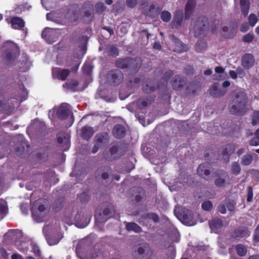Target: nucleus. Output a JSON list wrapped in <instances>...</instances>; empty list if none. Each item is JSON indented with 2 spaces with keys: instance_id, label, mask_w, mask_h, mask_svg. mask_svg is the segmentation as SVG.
I'll return each instance as SVG.
<instances>
[{
  "instance_id": "nucleus-1",
  "label": "nucleus",
  "mask_w": 259,
  "mask_h": 259,
  "mask_svg": "<svg viewBox=\"0 0 259 259\" xmlns=\"http://www.w3.org/2000/svg\"><path fill=\"white\" fill-rule=\"evenodd\" d=\"M247 97L243 92L235 93L229 105V112L235 115H243L247 111Z\"/></svg>"
},
{
  "instance_id": "nucleus-2",
  "label": "nucleus",
  "mask_w": 259,
  "mask_h": 259,
  "mask_svg": "<svg viewBox=\"0 0 259 259\" xmlns=\"http://www.w3.org/2000/svg\"><path fill=\"white\" fill-rule=\"evenodd\" d=\"M132 255L134 259H151L153 251L148 243H142L133 247Z\"/></svg>"
},
{
  "instance_id": "nucleus-3",
  "label": "nucleus",
  "mask_w": 259,
  "mask_h": 259,
  "mask_svg": "<svg viewBox=\"0 0 259 259\" xmlns=\"http://www.w3.org/2000/svg\"><path fill=\"white\" fill-rule=\"evenodd\" d=\"M40 200H37L32 209V217L37 223L45 221L48 215L49 209L47 206L40 204Z\"/></svg>"
},
{
  "instance_id": "nucleus-4",
  "label": "nucleus",
  "mask_w": 259,
  "mask_h": 259,
  "mask_svg": "<svg viewBox=\"0 0 259 259\" xmlns=\"http://www.w3.org/2000/svg\"><path fill=\"white\" fill-rule=\"evenodd\" d=\"M4 48V62L7 64H9L16 58L19 51L18 47L15 43L8 41L5 44Z\"/></svg>"
},
{
  "instance_id": "nucleus-5",
  "label": "nucleus",
  "mask_w": 259,
  "mask_h": 259,
  "mask_svg": "<svg viewBox=\"0 0 259 259\" xmlns=\"http://www.w3.org/2000/svg\"><path fill=\"white\" fill-rule=\"evenodd\" d=\"M214 183L217 187H224L230 184V177L225 170L223 169H217L214 173Z\"/></svg>"
},
{
  "instance_id": "nucleus-6",
  "label": "nucleus",
  "mask_w": 259,
  "mask_h": 259,
  "mask_svg": "<svg viewBox=\"0 0 259 259\" xmlns=\"http://www.w3.org/2000/svg\"><path fill=\"white\" fill-rule=\"evenodd\" d=\"M109 136L105 132L97 134L94 138V145L92 153H96L99 149L104 148L109 143Z\"/></svg>"
},
{
  "instance_id": "nucleus-7",
  "label": "nucleus",
  "mask_w": 259,
  "mask_h": 259,
  "mask_svg": "<svg viewBox=\"0 0 259 259\" xmlns=\"http://www.w3.org/2000/svg\"><path fill=\"white\" fill-rule=\"evenodd\" d=\"M176 215L182 223L187 226H192L196 224L197 221L193 218L191 211L189 209H182L179 214Z\"/></svg>"
},
{
  "instance_id": "nucleus-8",
  "label": "nucleus",
  "mask_w": 259,
  "mask_h": 259,
  "mask_svg": "<svg viewBox=\"0 0 259 259\" xmlns=\"http://www.w3.org/2000/svg\"><path fill=\"white\" fill-rule=\"evenodd\" d=\"M122 155L118 146L116 144L112 145L109 150L104 153V158L108 161H113L119 158Z\"/></svg>"
},
{
  "instance_id": "nucleus-9",
  "label": "nucleus",
  "mask_w": 259,
  "mask_h": 259,
  "mask_svg": "<svg viewBox=\"0 0 259 259\" xmlns=\"http://www.w3.org/2000/svg\"><path fill=\"white\" fill-rule=\"evenodd\" d=\"M49 225H45L43 228L42 232L44 234L46 239L50 245H54L58 244L60 240L62 238L63 236L60 233H58L54 236H51L50 234L48 235V231L49 228Z\"/></svg>"
},
{
  "instance_id": "nucleus-10",
  "label": "nucleus",
  "mask_w": 259,
  "mask_h": 259,
  "mask_svg": "<svg viewBox=\"0 0 259 259\" xmlns=\"http://www.w3.org/2000/svg\"><path fill=\"white\" fill-rule=\"evenodd\" d=\"M113 211V206L112 205H108L104 209L103 213L96 212L95 217L99 222H105L112 216Z\"/></svg>"
},
{
  "instance_id": "nucleus-11",
  "label": "nucleus",
  "mask_w": 259,
  "mask_h": 259,
  "mask_svg": "<svg viewBox=\"0 0 259 259\" xmlns=\"http://www.w3.org/2000/svg\"><path fill=\"white\" fill-rule=\"evenodd\" d=\"M107 77L109 81L115 85L119 84L123 79L122 72L118 69L110 71L107 74Z\"/></svg>"
},
{
  "instance_id": "nucleus-12",
  "label": "nucleus",
  "mask_w": 259,
  "mask_h": 259,
  "mask_svg": "<svg viewBox=\"0 0 259 259\" xmlns=\"http://www.w3.org/2000/svg\"><path fill=\"white\" fill-rule=\"evenodd\" d=\"M141 65L142 61L140 58H128L126 71L131 74L136 73L139 71Z\"/></svg>"
},
{
  "instance_id": "nucleus-13",
  "label": "nucleus",
  "mask_w": 259,
  "mask_h": 259,
  "mask_svg": "<svg viewBox=\"0 0 259 259\" xmlns=\"http://www.w3.org/2000/svg\"><path fill=\"white\" fill-rule=\"evenodd\" d=\"M211 166L208 163H203L200 164L197 169L198 175L205 179L209 180V175L210 174Z\"/></svg>"
},
{
  "instance_id": "nucleus-14",
  "label": "nucleus",
  "mask_w": 259,
  "mask_h": 259,
  "mask_svg": "<svg viewBox=\"0 0 259 259\" xmlns=\"http://www.w3.org/2000/svg\"><path fill=\"white\" fill-rule=\"evenodd\" d=\"M71 111L69 104L63 103H62L57 111L56 114L58 118L61 119H65L69 117L71 114Z\"/></svg>"
},
{
  "instance_id": "nucleus-15",
  "label": "nucleus",
  "mask_w": 259,
  "mask_h": 259,
  "mask_svg": "<svg viewBox=\"0 0 259 259\" xmlns=\"http://www.w3.org/2000/svg\"><path fill=\"white\" fill-rule=\"evenodd\" d=\"M111 168L108 166H102L99 167L95 172V177L97 179L107 180L111 174Z\"/></svg>"
},
{
  "instance_id": "nucleus-16",
  "label": "nucleus",
  "mask_w": 259,
  "mask_h": 259,
  "mask_svg": "<svg viewBox=\"0 0 259 259\" xmlns=\"http://www.w3.org/2000/svg\"><path fill=\"white\" fill-rule=\"evenodd\" d=\"M187 82L186 77L177 75L172 79V87L174 90H179L186 84Z\"/></svg>"
},
{
  "instance_id": "nucleus-17",
  "label": "nucleus",
  "mask_w": 259,
  "mask_h": 259,
  "mask_svg": "<svg viewBox=\"0 0 259 259\" xmlns=\"http://www.w3.org/2000/svg\"><path fill=\"white\" fill-rule=\"evenodd\" d=\"M254 63L255 59L251 54H245L241 58V65L246 69L252 67Z\"/></svg>"
},
{
  "instance_id": "nucleus-18",
  "label": "nucleus",
  "mask_w": 259,
  "mask_h": 259,
  "mask_svg": "<svg viewBox=\"0 0 259 259\" xmlns=\"http://www.w3.org/2000/svg\"><path fill=\"white\" fill-rule=\"evenodd\" d=\"M160 10V8L156 7L155 5L150 4L145 8L144 11L147 16L151 18H155L158 15Z\"/></svg>"
},
{
  "instance_id": "nucleus-19",
  "label": "nucleus",
  "mask_w": 259,
  "mask_h": 259,
  "mask_svg": "<svg viewBox=\"0 0 259 259\" xmlns=\"http://www.w3.org/2000/svg\"><path fill=\"white\" fill-rule=\"evenodd\" d=\"M81 11L85 17L91 20L94 13V6L90 2H85L82 6Z\"/></svg>"
},
{
  "instance_id": "nucleus-20",
  "label": "nucleus",
  "mask_w": 259,
  "mask_h": 259,
  "mask_svg": "<svg viewBox=\"0 0 259 259\" xmlns=\"http://www.w3.org/2000/svg\"><path fill=\"white\" fill-rule=\"evenodd\" d=\"M29 146L27 142L22 138L19 145H18L15 150L16 154L18 156H22L26 153L29 149Z\"/></svg>"
},
{
  "instance_id": "nucleus-21",
  "label": "nucleus",
  "mask_w": 259,
  "mask_h": 259,
  "mask_svg": "<svg viewBox=\"0 0 259 259\" xmlns=\"http://www.w3.org/2000/svg\"><path fill=\"white\" fill-rule=\"evenodd\" d=\"M210 92L214 97H220L225 95L227 92V90L224 88H220L219 83L216 82L212 86Z\"/></svg>"
},
{
  "instance_id": "nucleus-22",
  "label": "nucleus",
  "mask_w": 259,
  "mask_h": 259,
  "mask_svg": "<svg viewBox=\"0 0 259 259\" xmlns=\"http://www.w3.org/2000/svg\"><path fill=\"white\" fill-rule=\"evenodd\" d=\"M53 28H46L41 34L42 37L45 39L49 44H52L57 40L58 35L55 37L53 35Z\"/></svg>"
},
{
  "instance_id": "nucleus-23",
  "label": "nucleus",
  "mask_w": 259,
  "mask_h": 259,
  "mask_svg": "<svg viewBox=\"0 0 259 259\" xmlns=\"http://www.w3.org/2000/svg\"><path fill=\"white\" fill-rule=\"evenodd\" d=\"M195 5V0L188 1L185 7V17L186 19H189L192 15Z\"/></svg>"
},
{
  "instance_id": "nucleus-24",
  "label": "nucleus",
  "mask_w": 259,
  "mask_h": 259,
  "mask_svg": "<svg viewBox=\"0 0 259 259\" xmlns=\"http://www.w3.org/2000/svg\"><path fill=\"white\" fill-rule=\"evenodd\" d=\"M126 134L125 127L121 124H116L113 129V136L117 139L123 138Z\"/></svg>"
},
{
  "instance_id": "nucleus-25",
  "label": "nucleus",
  "mask_w": 259,
  "mask_h": 259,
  "mask_svg": "<svg viewBox=\"0 0 259 259\" xmlns=\"http://www.w3.org/2000/svg\"><path fill=\"white\" fill-rule=\"evenodd\" d=\"M85 219L83 220L82 218H80L79 214H76L75 216V220L77 222V226L79 228H83L87 226V225L89 224L91 219V215H85Z\"/></svg>"
},
{
  "instance_id": "nucleus-26",
  "label": "nucleus",
  "mask_w": 259,
  "mask_h": 259,
  "mask_svg": "<svg viewBox=\"0 0 259 259\" xmlns=\"http://www.w3.org/2000/svg\"><path fill=\"white\" fill-rule=\"evenodd\" d=\"M157 88V85L154 81L151 80H146L143 85V90L147 94L155 91Z\"/></svg>"
},
{
  "instance_id": "nucleus-27",
  "label": "nucleus",
  "mask_w": 259,
  "mask_h": 259,
  "mask_svg": "<svg viewBox=\"0 0 259 259\" xmlns=\"http://www.w3.org/2000/svg\"><path fill=\"white\" fill-rule=\"evenodd\" d=\"M249 235V230L245 227H240L235 230L234 236L236 239H240L242 238L248 237Z\"/></svg>"
},
{
  "instance_id": "nucleus-28",
  "label": "nucleus",
  "mask_w": 259,
  "mask_h": 259,
  "mask_svg": "<svg viewBox=\"0 0 259 259\" xmlns=\"http://www.w3.org/2000/svg\"><path fill=\"white\" fill-rule=\"evenodd\" d=\"M11 24L13 28L17 29H21L25 26L24 20L18 17H13L11 20Z\"/></svg>"
},
{
  "instance_id": "nucleus-29",
  "label": "nucleus",
  "mask_w": 259,
  "mask_h": 259,
  "mask_svg": "<svg viewBox=\"0 0 259 259\" xmlns=\"http://www.w3.org/2000/svg\"><path fill=\"white\" fill-rule=\"evenodd\" d=\"M124 224L125 229L128 231H133L136 233L142 232V228L136 223L124 222Z\"/></svg>"
},
{
  "instance_id": "nucleus-30",
  "label": "nucleus",
  "mask_w": 259,
  "mask_h": 259,
  "mask_svg": "<svg viewBox=\"0 0 259 259\" xmlns=\"http://www.w3.org/2000/svg\"><path fill=\"white\" fill-rule=\"evenodd\" d=\"M53 74L54 75L56 74L59 79L65 80L69 74V71L68 69L57 68L53 70Z\"/></svg>"
},
{
  "instance_id": "nucleus-31",
  "label": "nucleus",
  "mask_w": 259,
  "mask_h": 259,
  "mask_svg": "<svg viewBox=\"0 0 259 259\" xmlns=\"http://www.w3.org/2000/svg\"><path fill=\"white\" fill-rule=\"evenodd\" d=\"M183 13L181 11H177L174 16L172 21V26L173 28H178L180 26L183 19Z\"/></svg>"
},
{
  "instance_id": "nucleus-32",
  "label": "nucleus",
  "mask_w": 259,
  "mask_h": 259,
  "mask_svg": "<svg viewBox=\"0 0 259 259\" xmlns=\"http://www.w3.org/2000/svg\"><path fill=\"white\" fill-rule=\"evenodd\" d=\"M94 131L91 127L85 126L81 130V136L82 138L86 140H89L93 135Z\"/></svg>"
},
{
  "instance_id": "nucleus-33",
  "label": "nucleus",
  "mask_w": 259,
  "mask_h": 259,
  "mask_svg": "<svg viewBox=\"0 0 259 259\" xmlns=\"http://www.w3.org/2000/svg\"><path fill=\"white\" fill-rule=\"evenodd\" d=\"M57 141L61 146H68L69 143V136L68 134L60 133L57 135Z\"/></svg>"
},
{
  "instance_id": "nucleus-34",
  "label": "nucleus",
  "mask_w": 259,
  "mask_h": 259,
  "mask_svg": "<svg viewBox=\"0 0 259 259\" xmlns=\"http://www.w3.org/2000/svg\"><path fill=\"white\" fill-rule=\"evenodd\" d=\"M210 229L216 233L215 230L221 229L223 226L222 221L219 218H214L209 222Z\"/></svg>"
},
{
  "instance_id": "nucleus-35",
  "label": "nucleus",
  "mask_w": 259,
  "mask_h": 259,
  "mask_svg": "<svg viewBox=\"0 0 259 259\" xmlns=\"http://www.w3.org/2000/svg\"><path fill=\"white\" fill-rule=\"evenodd\" d=\"M204 19L205 18L203 17H199L196 22L194 28L195 30H200V31H203L207 28V25L206 22H204Z\"/></svg>"
},
{
  "instance_id": "nucleus-36",
  "label": "nucleus",
  "mask_w": 259,
  "mask_h": 259,
  "mask_svg": "<svg viewBox=\"0 0 259 259\" xmlns=\"http://www.w3.org/2000/svg\"><path fill=\"white\" fill-rule=\"evenodd\" d=\"M78 85V82L76 80H71L70 81H67L63 85L64 88H67L68 90H70L72 91H75Z\"/></svg>"
},
{
  "instance_id": "nucleus-37",
  "label": "nucleus",
  "mask_w": 259,
  "mask_h": 259,
  "mask_svg": "<svg viewBox=\"0 0 259 259\" xmlns=\"http://www.w3.org/2000/svg\"><path fill=\"white\" fill-rule=\"evenodd\" d=\"M241 11L243 15L246 16L248 14L250 4L249 0H240Z\"/></svg>"
},
{
  "instance_id": "nucleus-38",
  "label": "nucleus",
  "mask_w": 259,
  "mask_h": 259,
  "mask_svg": "<svg viewBox=\"0 0 259 259\" xmlns=\"http://www.w3.org/2000/svg\"><path fill=\"white\" fill-rule=\"evenodd\" d=\"M141 219H150L153 220L155 223H158L159 221V216L155 213H149L143 214L140 220ZM139 223H141V221L139 220Z\"/></svg>"
},
{
  "instance_id": "nucleus-39",
  "label": "nucleus",
  "mask_w": 259,
  "mask_h": 259,
  "mask_svg": "<svg viewBox=\"0 0 259 259\" xmlns=\"http://www.w3.org/2000/svg\"><path fill=\"white\" fill-rule=\"evenodd\" d=\"M128 61V58H119L116 60L115 64L118 68L126 69Z\"/></svg>"
},
{
  "instance_id": "nucleus-40",
  "label": "nucleus",
  "mask_w": 259,
  "mask_h": 259,
  "mask_svg": "<svg viewBox=\"0 0 259 259\" xmlns=\"http://www.w3.org/2000/svg\"><path fill=\"white\" fill-rule=\"evenodd\" d=\"M174 42L176 44L175 51L178 52H182L187 50V46L177 38L174 39Z\"/></svg>"
},
{
  "instance_id": "nucleus-41",
  "label": "nucleus",
  "mask_w": 259,
  "mask_h": 259,
  "mask_svg": "<svg viewBox=\"0 0 259 259\" xmlns=\"http://www.w3.org/2000/svg\"><path fill=\"white\" fill-rule=\"evenodd\" d=\"M151 101L152 100H149L146 98H140L137 101V104L139 108L143 109L150 104Z\"/></svg>"
},
{
  "instance_id": "nucleus-42",
  "label": "nucleus",
  "mask_w": 259,
  "mask_h": 259,
  "mask_svg": "<svg viewBox=\"0 0 259 259\" xmlns=\"http://www.w3.org/2000/svg\"><path fill=\"white\" fill-rule=\"evenodd\" d=\"M236 250L237 254L240 256H244L246 254L247 248L242 244H238L236 246Z\"/></svg>"
},
{
  "instance_id": "nucleus-43",
  "label": "nucleus",
  "mask_w": 259,
  "mask_h": 259,
  "mask_svg": "<svg viewBox=\"0 0 259 259\" xmlns=\"http://www.w3.org/2000/svg\"><path fill=\"white\" fill-rule=\"evenodd\" d=\"M15 245L17 249L22 252H25L28 249L27 243L24 242L17 241Z\"/></svg>"
},
{
  "instance_id": "nucleus-44",
  "label": "nucleus",
  "mask_w": 259,
  "mask_h": 259,
  "mask_svg": "<svg viewBox=\"0 0 259 259\" xmlns=\"http://www.w3.org/2000/svg\"><path fill=\"white\" fill-rule=\"evenodd\" d=\"M253 157L252 155L249 154H246L242 157L241 163L244 165H248L251 163Z\"/></svg>"
},
{
  "instance_id": "nucleus-45",
  "label": "nucleus",
  "mask_w": 259,
  "mask_h": 259,
  "mask_svg": "<svg viewBox=\"0 0 259 259\" xmlns=\"http://www.w3.org/2000/svg\"><path fill=\"white\" fill-rule=\"evenodd\" d=\"M6 235H8L13 239H15L22 236V232L19 230H10Z\"/></svg>"
},
{
  "instance_id": "nucleus-46",
  "label": "nucleus",
  "mask_w": 259,
  "mask_h": 259,
  "mask_svg": "<svg viewBox=\"0 0 259 259\" xmlns=\"http://www.w3.org/2000/svg\"><path fill=\"white\" fill-rule=\"evenodd\" d=\"M249 144L253 146L259 145V128L255 132L254 137L250 140Z\"/></svg>"
},
{
  "instance_id": "nucleus-47",
  "label": "nucleus",
  "mask_w": 259,
  "mask_h": 259,
  "mask_svg": "<svg viewBox=\"0 0 259 259\" xmlns=\"http://www.w3.org/2000/svg\"><path fill=\"white\" fill-rule=\"evenodd\" d=\"M251 124L253 126L259 124V111L253 112L251 116Z\"/></svg>"
},
{
  "instance_id": "nucleus-48",
  "label": "nucleus",
  "mask_w": 259,
  "mask_h": 259,
  "mask_svg": "<svg viewBox=\"0 0 259 259\" xmlns=\"http://www.w3.org/2000/svg\"><path fill=\"white\" fill-rule=\"evenodd\" d=\"M232 172L235 175H238L241 171V167L237 162H234L231 165Z\"/></svg>"
},
{
  "instance_id": "nucleus-49",
  "label": "nucleus",
  "mask_w": 259,
  "mask_h": 259,
  "mask_svg": "<svg viewBox=\"0 0 259 259\" xmlns=\"http://www.w3.org/2000/svg\"><path fill=\"white\" fill-rule=\"evenodd\" d=\"M160 18L163 21L167 22L170 21L171 18V15L170 12L164 11L161 12L160 14Z\"/></svg>"
},
{
  "instance_id": "nucleus-50",
  "label": "nucleus",
  "mask_w": 259,
  "mask_h": 259,
  "mask_svg": "<svg viewBox=\"0 0 259 259\" xmlns=\"http://www.w3.org/2000/svg\"><path fill=\"white\" fill-rule=\"evenodd\" d=\"M201 206L203 210L209 211L211 210L212 207V203L210 201H205L202 202Z\"/></svg>"
},
{
  "instance_id": "nucleus-51",
  "label": "nucleus",
  "mask_w": 259,
  "mask_h": 259,
  "mask_svg": "<svg viewBox=\"0 0 259 259\" xmlns=\"http://www.w3.org/2000/svg\"><path fill=\"white\" fill-rule=\"evenodd\" d=\"M63 199L59 198L56 199L54 202V207L56 211H58L63 207Z\"/></svg>"
},
{
  "instance_id": "nucleus-52",
  "label": "nucleus",
  "mask_w": 259,
  "mask_h": 259,
  "mask_svg": "<svg viewBox=\"0 0 259 259\" xmlns=\"http://www.w3.org/2000/svg\"><path fill=\"white\" fill-rule=\"evenodd\" d=\"M8 208L4 204H0V219H2L7 213Z\"/></svg>"
},
{
  "instance_id": "nucleus-53",
  "label": "nucleus",
  "mask_w": 259,
  "mask_h": 259,
  "mask_svg": "<svg viewBox=\"0 0 259 259\" xmlns=\"http://www.w3.org/2000/svg\"><path fill=\"white\" fill-rule=\"evenodd\" d=\"M248 21L249 25L252 27L254 26L257 21L256 16L253 14H250L248 17Z\"/></svg>"
},
{
  "instance_id": "nucleus-54",
  "label": "nucleus",
  "mask_w": 259,
  "mask_h": 259,
  "mask_svg": "<svg viewBox=\"0 0 259 259\" xmlns=\"http://www.w3.org/2000/svg\"><path fill=\"white\" fill-rule=\"evenodd\" d=\"M176 251L173 247H171L167 250L166 255L167 258L166 259H174L175 257Z\"/></svg>"
},
{
  "instance_id": "nucleus-55",
  "label": "nucleus",
  "mask_w": 259,
  "mask_h": 259,
  "mask_svg": "<svg viewBox=\"0 0 259 259\" xmlns=\"http://www.w3.org/2000/svg\"><path fill=\"white\" fill-rule=\"evenodd\" d=\"M92 70L91 65L89 63L84 64L82 67V70L84 74L89 75L91 73Z\"/></svg>"
},
{
  "instance_id": "nucleus-56",
  "label": "nucleus",
  "mask_w": 259,
  "mask_h": 259,
  "mask_svg": "<svg viewBox=\"0 0 259 259\" xmlns=\"http://www.w3.org/2000/svg\"><path fill=\"white\" fill-rule=\"evenodd\" d=\"M186 183L189 186L193 187L195 185L194 177L192 175H189L187 177Z\"/></svg>"
},
{
  "instance_id": "nucleus-57",
  "label": "nucleus",
  "mask_w": 259,
  "mask_h": 259,
  "mask_svg": "<svg viewBox=\"0 0 259 259\" xmlns=\"http://www.w3.org/2000/svg\"><path fill=\"white\" fill-rule=\"evenodd\" d=\"M247 201L248 202H250L252 201V197H253L252 188L251 186H248L247 188Z\"/></svg>"
},
{
  "instance_id": "nucleus-58",
  "label": "nucleus",
  "mask_w": 259,
  "mask_h": 259,
  "mask_svg": "<svg viewBox=\"0 0 259 259\" xmlns=\"http://www.w3.org/2000/svg\"><path fill=\"white\" fill-rule=\"evenodd\" d=\"M30 244L32 246V251L34 252V253L36 256L40 257V250H39L38 246L37 245L32 244L31 243H30Z\"/></svg>"
},
{
  "instance_id": "nucleus-59",
  "label": "nucleus",
  "mask_w": 259,
  "mask_h": 259,
  "mask_svg": "<svg viewBox=\"0 0 259 259\" xmlns=\"http://www.w3.org/2000/svg\"><path fill=\"white\" fill-rule=\"evenodd\" d=\"M126 4L128 7L133 8L137 5V0H126Z\"/></svg>"
},
{
  "instance_id": "nucleus-60",
  "label": "nucleus",
  "mask_w": 259,
  "mask_h": 259,
  "mask_svg": "<svg viewBox=\"0 0 259 259\" xmlns=\"http://www.w3.org/2000/svg\"><path fill=\"white\" fill-rule=\"evenodd\" d=\"M253 39V36L252 34H250V33H248L246 35H245L243 37V40L245 42H251V41H252Z\"/></svg>"
},
{
  "instance_id": "nucleus-61",
  "label": "nucleus",
  "mask_w": 259,
  "mask_h": 259,
  "mask_svg": "<svg viewBox=\"0 0 259 259\" xmlns=\"http://www.w3.org/2000/svg\"><path fill=\"white\" fill-rule=\"evenodd\" d=\"M135 189L139 193V195L136 196L135 200L137 202H139L142 200L141 193L143 192V189L141 188H135Z\"/></svg>"
},
{
  "instance_id": "nucleus-62",
  "label": "nucleus",
  "mask_w": 259,
  "mask_h": 259,
  "mask_svg": "<svg viewBox=\"0 0 259 259\" xmlns=\"http://www.w3.org/2000/svg\"><path fill=\"white\" fill-rule=\"evenodd\" d=\"M48 225H49V229L48 231V235L52 234V233L55 232V231H57V225H54L53 223H49Z\"/></svg>"
},
{
  "instance_id": "nucleus-63",
  "label": "nucleus",
  "mask_w": 259,
  "mask_h": 259,
  "mask_svg": "<svg viewBox=\"0 0 259 259\" xmlns=\"http://www.w3.org/2000/svg\"><path fill=\"white\" fill-rule=\"evenodd\" d=\"M90 259H103V256L100 252L93 253Z\"/></svg>"
},
{
  "instance_id": "nucleus-64",
  "label": "nucleus",
  "mask_w": 259,
  "mask_h": 259,
  "mask_svg": "<svg viewBox=\"0 0 259 259\" xmlns=\"http://www.w3.org/2000/svg\"><path fill=\"white\" fill-rule=\"evenodd\" d=\"M218 210L222 214L226 212V205L224 204L221 203L218 206Z\"/></svg>"
}]
</instances>
